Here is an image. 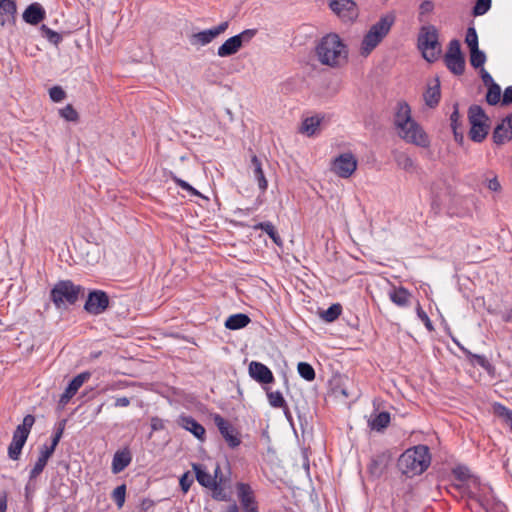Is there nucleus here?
<instances>
[{
    "instance_id": "39",
    "label": "nucleus",
    "mask_w": 512,
    "mask_h": 512,
    "mask_svg": "<svg viewBox=\"0 0 512 512\" xmlns=\"http://www.w3.org/2000/svg\"><path fill=\"white\" fill-rule=\"evenodd\" d=\"M502 96L503 95L499 84L496 83L487 87L485 100L489 105L496 106L499 103L501 104Z\"/></svg>"
},
{
    "instance_id": "50",
    "label": "nucleus",
    "mask_w": 512,
    "mask_h": 512,
    "mask_svg": "<svg viewBox=\"0 0 512 512\" xmlns=\"http://www.w3.org/2000/svg\"><path fill=\"white\" fill-rule=\"evenodd\" d=\"M450 126L452 131L455 130H462L463 123L461 121V115L459 113V103L454 102L453 103V111L450 115Z\"/></svg>"
},
{
    "instance_id": "15",
    "label": "nucleus",
    "mask_w": 512,
    "mask_h": 512,
    "mask_svg": "<svg viewBox=\"0 0 512 512\" xmlns=\"http://www.w3.org/2000/svg\"><path fill=\"white\" fill-rule=\"evenodd\" d=\"M453 342L460 348V350L463 352V354L466 356L468 362L472 366H480L483 368L487 374L491 377L495 376L496 369L495 367L489 362V360L484 356L480 354L472 353L469 349L461 345L458 340L454 337H452Z\"/></svg>"
},
{
    "instance_id": "26",
    "label": "nucleus",
    "mask_w": 512,
    "mask_h": 512,
    "mask_svg": "<svg viewBox=\"0 0 512 512\" xmlns=\"http://www.w3.org/2000/svg\"><path fill=\"white\" fill-rule=\"evenodd\" d=\"M411 293L403 286L394 287L389 292L390 300L399 307H409L411 304Z\"/></svg>"
},
{
    "instance_id": "55",
    "label": "nucleus",
    "mask_w": 512,
    "mask_h": 512,
    "mask_svg": "<svg viewBox=\"0 0 512 512\" xmlns=\"http://www.w3.org/2000/svg\"><path fill=\"white\" fill-rule=\"evenodd\" d=\"M66 96L65 90L59 85H55L49 89V97L52 102L59 103L63 101Z\"/></svg>"
},
{
    "instance_id": "34",
    "label": "nucleus",
    "mask_w": 512,
    "mask_h": 512,
    "mask_svg": "<svg viewBox=\"0 0 512 512\" xmlns=\"http://www.w3.org/2000/svg\"><path fill=\"white\" fill-rule=\"evenodd\" d=\"M342 313V305L340 303H333L326 310H319V317L326 323L336 321Z\"/></svg>"
},
{
    "instance_id": "53",
    "label": "nucleus",
    "mask_w": 512,
    "mask_h": 512,
    "mask_svg": "<svg viewBox=\"0 0 512 512\" xmlns=\"http://www.w3.org/2000/svg\"><path fill=\"white\" fill-rule=\"evenodd\" d=\"M59 115L69 122H78L79 114L72 104H67L59 110Z\"/></svg>"
},
{
    "instance_id": "58",
    "label": "nucleus",
    "mask_w": 512,
    "mask_h": 512,
    "mask_svg": "<svg viewBox=\"0 0 512 512\" xmlns=\"http://www.w3.org/2000/svg\"><path fill=\"white\" fill-rule=\"evenodd\" d=\"M193 477L191 475V473L189 471L183 473L181 475V477L179 478V485H180V488H181V491L186 494L191 485L193 484Z\"/></svg>"
},
{
    "instance_id": "35",
    "label": "nucleus",
    "mask_w": 512,
    "mask_h": 512,
    "mask_svg": "<svg viewBox=\"0 0 512 512\" xmlns=\"http://www.w3.org/2000/svg\"><path fill=\"white\" fill-rule=\"evenodd\" d=\"M214 32H212L211 28L206 29L197 33H194L190 36L189 41L192 45H201L205 46L211 43L215 39Z\"/></svg>"
},
{
    "instance_id": "2",
    "label": "nucleus",
    "mask_w": 512,
    "mask_h": 512,
    "mask_svg": "<svg viewBox=\"0 0 512 512\" xmlns=\"http://www.w3.org/2000/svg\"><path fill=\"white\" fill-rule=\"evenodd\" d=\"M315 52L320 63L330 67H339L341 61L346 62L348 59V47L337 33L323 36Z\"/></svg>"
},
{
    "instance_id": "24",
    "label": "nucleus",
    "mask_w": 512,
    "mask_h": 512,
    "mask_svg": "<svg viewBox=\"0 0 512 512\" xmlns=\"http://www.w3.org/2000/svg\"><path fill=\"white\" fill-rule=\"evenodd\" d=\"M249 169L252 171L253 176L258 183L261 194H264L267 190L268 182L262 168V162L256 155L251 157Z\"/></svg>"
},
{
    "instance_id": "37",
    "label": "nucleus",
    "mask_w": 512,
    "mask_h": 512,
    "mask_svg": "<svg viewBox=\"0 0 512 512\" xmlns=\"http://www.w3.org/2000/svg\"><path fill=\"white\" fill-rule=\"evenodd\" d=\"M394 160L397 166L406 172H413L415 170L414 160L405 152L394 153Z\"/></svg>"
},
{
    "instance_id": "52",
    "label": "nucleus",
    "mask_w": 512,
    "mask_h": 512,
    "mask_svg": "<svg viewBox=\"0 0 512 512\" xmlns=\"http://www.w3.org/2000/svg\"><path fill=\"white\" fill-rule=\"evenodd\" d=\"M452 475L456 480L464 483L467 482L471 478L470 470L465 465H457L452 469Z\"/></svg>"
},
{
    "instance_id": "5",
    "label": "nucleus",
    "mask_w": 512,
    "mask_h": 512,
    "mask_svg": "<svg viewBox=\"0 0 512 512\" xmlns=\"http://www.w3.org/2000/svg\"><path fill=\"white\" fill-rule=\"evenodd\" d=\"M417 47L423 58L433 63L441 54L438 30L433 25L422 26L417 39Z\"/></svg>"
},
{
    "instance_id": "9",
    "label": "nucleus",
    "mask_w": 512,
    "mask_h": 512,
    "mask_svg": "<svg viewBox=\"0 0 512 512\" xmlns=\"http://www.w3.org/2000/svg\"><path fill=\"white\" fill-rule=\"evenodd\" d=\"M211 417L229 448H237L242 442L239 430L229 420L218 413L211 414Z\"/></svg>"
},
{
    "instance_id": "51",
    "label": "nucleus",
    "mask_w": 512,
    "mask_h": 512,
    "mask_svg": "<svg viewBox=\"0 0 512 512\" xmlns=\"http://www.w3.org/2000/svg\"><path fill=\"white\" fill-rule=\"evenodd\" d=\"M465 43L469 50L479 48L478 34L474 26H469L465 35Z\"/></svg>"
},
{
    "instance_id": "57",
    "label": "nucleus",
    "mask_w": 512,
    "mask_h": 512,
    "mask_svg": "<svg viewBox=\"0 0 512 512\" xmlns=\"http://www.w3.org/2000/svg\"><path fill=\"white\" fill-rule=\"evenodd\" d=\"M434 7H435V5L431 0L422 1L421 4L419 5L418 20L420 22H423L424 21L423 16L426 14L432 13L434 10Z\"/></svg>"
},
{
    "instance_id": "56",
    "label": "nucleus",
    "mask_w": 512,
    "mask_h": 512,
    "mask_svg": "<svg viewBox=\"0 0 512 512\" xmlns=\"http://www.w3.org/2000/svg\"><path fill=\"white\" fill-rule=\"evenodd\" d=\"M257 32V29H246L234 36L236 37V39H238V42L242 47L244 44L249 43L252 40V38L257 34Z\"/></svg>"
},
{
    "instance_id": "18",
    "label": "nucleus",
    "mask_w": 512,
    "mask_h": 512,
    "mask_svg": "<svg viewBox=\"0 0 512 512\" xmlns=\"http://www.w3.org/2000/svg\"><path fill=\"white\" fill-rule=\"evenodd\" d=\"M17 4L15 0H0V25H15Z\"/></svg>"
},
{
    "instance_id": "41",
    "label": "nucleus",
    "mask_w": 512,
    "mask_h": 512,
    "mask_svg": "<svg viewBox=\"0 0 512 512\" xmlns=\"http://www.w3.org/2000/svg\"><path fill=\"white\" fill-rule=\"evenodd\" d=\"M322 118L319 116H311L304 119L302 122L301 131L306 133L308 136H313L316 134L318 127L320 126Z\"/></svg>"
},
{
    "instance_id": "60",
    "label": "nucleus",
    "mask_w": 512,
    "mask_h": 512,
    "mask_svg": "<svg viewBox=\"0 0 512 512\" xmlns=\"http://www.w3.org/2000/svg\"><path fill=\"white\" fill-rule=\"evenodd\" d=\"M467 497L479 504V506L486 512H489L488 501L486 498L479 496L475 491L469 490Z\"/></svg>"
},
{
    "instance_id": "64",
    "label": "nucleus",
    "mask_w": 512,
    "mask_h": 512,
    "mask_svg": "<svg viewBox=\"0 0 512 512\" xmlns=\"http://www.w3.org/2000/svg\"><path fill=\"white\" fill-rule=\"evenodd\" d=\"M512 104V86L505 88L502 96L501 106H509Z\"/></svg>"
},
{
    "instance_id": "14",
    "label": "nucleus",
    "mask_w": 512,
    "mask_h": 512,
    "mask_svg": "<svg viewBox=\"0 0 512 512\" xmlns=\"http://www.w3.org/2000/svg\"><path fill=\"white\" fill-rule=\"evenodd\" d=\"M176 424L182 429L189 431L197 440L204 442L206 439V429L192 416L185 413L180 414L176 419Z\"/></svg>"
},
{
    "instance_id": "11",
    "label": "nucleus",
    "mask_w": 512,
    "mask_h": 512,
    "mask_svg": "<svg viewBox=\"0 0 512 512\" xmlns=\"http://www.w3.org/2000/svg\"><path fill=\"white\" fill-rule=\"evenodd\" d=\"M237 497L243 512H259V505L251 485L244 482H237Z\"/></svg>"
},
{
    "instance_id": "1",
    "label": "nucleus",
    "mask_w": 512,
    "mask_h": 512,
    "mask_svg": "<svg viewBox=\"0 0 512 512\" xmlns=\"http://www.w3.org/2000/svg\"><path fill=\"white\" fill-rule=\"evenodd\" d=\"M394 125L399 130L398 135L407 143L427 148L430 146V139L421 125L411 115V108L406 101L397 102L394 113Z\"/></svg>"
},
{
    "instance_id": "12",
    "label": "nucleus",
    "mask_w": 512,
    "mask_h": 512,
    "mask_svg": "<svg viewBox=\"0 0 512 512\" xmlns=\"http://www.w3.org/2000/svg\"><path fill=\"white\" fill-rule=\"evenodd\" d=\"M248 374L254 381L262 385L263 388L275 382L271 369L259 361H251L249 363Z\"/></svg>"
},
{
    "instance_id": "3",
    "label": "nucleus",
    "mask_w": 512,
    "mask_h": 512,
    "mask_svg": "<svg viewBox=\"0 0 512 512\" xmlns=\"http://www.w3.org/2000/svg\"><path fill=\"white\" fill-rule=\"evenodd\" d=\"M431 464V453L428 446L419 444L406 449L398 458L399 470L408 478L421 475Z\"/></svg>"
},
{
    "instance_id": "36",
    "label": "nucleus",
    "mask_w": 512,
    "mask_h": 512,
    "mask_svg": "<svg viewBox=\"0 0 512 512\" xmlns=\"http://www.w3.org/2000/svg\"><path fill=\"white\" fill-rule=\"evenodd\" d=\"M492 408L495 416L502 419L512 432V410L499 402H495Z\"/></svg>"
},
{
    "instance_id": "29",
    "label": "nucleus",
    "mask_w": 512,
    "mask_h": 512,
    "mask_svg": "<svg viewBox=\"0 0 512 512\" xmlns=\"http://www.w3.org/2000/svg\"><path fill=\"white\" fill-rule=\"evenodd\" d=\"M192 469L197 482L204 488L210 487L211 483L216 480L215 477L207 471L206 466L200 463H192Z\"/></svg>"
},
{
    "instance_id": "44",
    "label": "nucleus",
    "mask_w": 512,
    "mask_h": 512,
    "mask_svg": "<svg viewBox=\"0 0 512 512\" xmlns=\"http://www.w3.org/2000/svg\"><path fill=\"white\" fill-rule=\"evenodd\" d=\"M470 52V64L474 69H481L484 68V64L486 62V54L484 51L477 49L469 50Z\"/></svg>"
},
{
    "instance_id": "42",
    "label": "nucleus",
    "mask_w": 512,
    "mask_h": 512,
    "mask_svg": "<svg viewBox=\"0 0 512 512\" xmlns=\"http://www.w3.org/2000/svg\"><path fill=\"white\" fill-rule=\"evenodd\" d=\"M66 422H67L66 419H62L56 425L55 431L51 437V443L49 445H47V448L49 450H51L52 452H55V450L63 436Z\"/></svg>"
},
{
    "instance_id": "43",
    "label": "nucleus",
    "mask_w": 512,
    "mask_h": 512,
    "mask_svg": "<svg viewBox=\"0 0 512 512\" xmlns=\"http://www.w3.org/2000/svg\"><path fill=\"white\" fill-rule=\"evenodd\" d=\"M40 32L43 38L47 39L48 42L55 46H58L63 40L62 34L50 29L45 24L41 25Z\"/></svg>"
},
{
    "instance_id": "16",
    "label": "nucleus",
    "mask_w": 512,
    "mask_h": 512,
    "mask_svg": "<svg viewBox=\"0 0 512 512\" xmlns=\"http://www.w3.org/2000/svg\"><path fill=\"white\" fill-rule=\"evenodd\" d=\"M329 7L342 18L349 20L357 16L356 3L353 0H328Z\"/></svg>"
},
{
    "instance_id": "25",
    "label": "nucleus",
    "mask_w": 512,
    "mask_h": 512,
    "mask_svg": "<svg viewBox=\"0 0 512 512\" xmlns=\"http://www.w3.org/2000/svg\"><path fill=\"white\" fill-rule=\"evenodd\" d=\"M383 39L384 38L382 36L369 29L362 39L360 54L364 57H367L381 43Z\"/></svg>"
},
{
    "instance_id": "17",
    "label": "nucleus",
    "mask_w": 512,
    "mask_h": 512,
    "mask_svg": "<svg viewBox=\"0 0 512 512\" xmlns=\"http://www.w3.org/2000/svg\"><path fill=\"white\" fill-rule=\"evenodd\" d=\"M45 17L46 11L44 7L38 2L29 4L22 14L23 21L33 26L40 24L45 19Z\"/></svg>"
},
{
    "instance_id": "7",
    "label": "nucleus",
    "mask_w": 512,
    "mask_h": 512,
    "mask_svg": "<svg viewBox=\"0 0 512 512\" xmlns=\"http://www.w3.org/2000/svg\"><path fill=\"white\" fill-rule=\"evenodd\" d=\"M111 307V299L108 293L101 289H89L83 309L89 315H100Z\"/></svg>"
},
{
    "instance_id": "23",
    "label": "nucleus",
    "mask_w": 512,
    "mask_h": 512,
    "mask_svg": "<svg viewBox=\"0 0 512 512\" xmlns=\"http://www.w3.org/2000/svg\"><path fill=\"white\" fill-rule=\"evenodd\" d=\"M391 415L388 411L373 412L368 420V426L372 431L383 432L390 424Z\"/></svg>"
},
{
    "instance_id": "27",
    "label": "nucleus",
    "mask_w": 512,
    "mask_h": 512,
    "mask_svg": "<svg viewBox=\"0 0 512 512\" xmlns=\"http://www.w3.org/2000/svg\"><path fill=\"white\" fill-rule=\"evenodd\" d=\"M250 227L253 230H261V231L265 232L276 246H278L280 248L283 247V240L272 222H270V221L258 222Z\"/></svg>"
},
{
    "instance_id": "59",
    "label": "nucleus",
    "mask_w": 512,
    "mask_h": 512,
    "mask_svg": "<svg viewBox=\"0 0 512 512\" xmlns=\"http://www.w3.org/2000/svg\"><path fill=\"white\" fill-rule=\"evenodd\" d=\"M416 312H417V316L423 321L426 329L430 332L434 331V326L432 324V321L428 317L427 313L422 309L419 302L417 304Z\"/></svg>"
},
{
    "instance_id": "28",
    "label": "nucleus",
    "mask_w": 512,
    "mask_h": 512,
    "mask_svg": "<svg viewBox=\"0 0 512 512\" xmlns=\"http://www.w3.org/2000/svg\"><path fill=\"white\" fill-rule=\"evenodd\" d=\"M395 22L393 14H386L382 16L375 24L370 27V30L382 36L383 38L389 33L391 27Z\"/></svg>"
},
{
    "instance_id": "31",
    "label": "nucleus",
    "mask_w": 512,
    "mask_h": 512,
    "mask_svg": "<svg viewBox=\"0 0 512 512\" xmlns=\"http://www.w3.org/2000/svg\"><path fill=\"white\" fill-rule=\"evenodd\" d=\"M251 322L250 317L244 313L230 315L225 320V327L229 330H239L245 328Z\"/></svg>"
},
{
    "instance_id": "6",
    "label": "nucleus",
    "mask_w": 512,
    "mask_h": 512,
    "mask_svg": "<svg viewBox=\"0 0 512 512\" xmlns=\"http://www.w3.org/2000/svg\"><path fill=\"white\" fill-rule=\"evenodd\" d=\"M468 121L470 129L468 136L475 143H482L488 136L490 130L489 117L482 106L472 104L468 108Z\"/></svg>"
},
{
    "instance_id": "45",
    "label": "nucleus",
    "mask_w": 512,
    "mask_h": 512,
    "mask_svg": "<svg viewBox=\"0 0 512 512\" xmlns=\"http://www.w3.org/2000/svg\"><path fill=\"white\" fill-rule=\"evenodd\" d=\"M297 372L301 378L308 382L313 381L316 377V373L313 366L308 362H299L297 364Z\"/></svg>"
},
{
    "instance_id": "48",
    "label": "nucleus",
    "mask_w": 512,
    "mask_h": 512,
    "mask_svg": "<svg viewBox=\"0 0 512 512\" xmlns=\"http://www.w3.org/2000/svg\"><path fill=\"white\" fill-rule=\"evenodd\" d=\"M127 486L125 483L118 485L111 493V498L115 502L118 509L124 506L126 500Z\"/></svg>"
},
{
    "instance_id": "38",
    "label": "nucleus",
    "mask_w": 512,
    "mask_h": 512,
    "mask_svg": "<svg viewBox=\"0 0 512 512\" xmlns=\"http://www.w3.org/2000/svg\"><path fill=\"white\" fill-rule=\"evenodd\" d=\"M264 390L266 392V396L268 399V403L273 408H286V400L280 391H272L269 387H264Z\"/></svg>"
},
{
    "instance_id": "4",
    "label": "nucleus",
    "mask_w": 512,
    "mask_h": 512,
    "mask_svg": "<svg viewBox=\"0 0 512 512\" xmlns=\"http://www.w3.org/2000/svg\"><path fill=\"white\" fill-rule=\"evenodd\" d=\"M85 288L76 285L72 280H59L50 290V300L57 309H65L75 305L80 296L84 295Z\"/></svg>"
},
{
    "instance_id": "40",
    "label": "nucleus",
    "mask_w": 512,
    "mask_h": 512,
    "mask_svg": "<svg viewBox=\"0 0 512 512\" xmlns=\"http://www.w3.org/2000/svg\"><path fill=\"white\" fill-rule=\"evenodd\" d=\"M90 377H91V373L88 371H85V372H82V373L76 375L69 381L65 390H67L71 394L75 395L77 393V391L79 390V388L84 384L85 381L90 379Z\"/></svg>"
},
{
    "instance_id": "22",
    "label": "nucleus",
    "mask_w": 512,
    "mask_h": 512,
    "mask_svg": "<svg viewBox=\"0 0 512 512\" xmlns=\"http://www.w3.org/2000/svg\"><path fill=\"white\" fill-rule=\"evenodd\" d=\"M53 454L54 452L47 448V444H43L40 447L38 459L29 473L30 481L36 479L43 472L44 468L48 463V460L52 457Z\"/></svg>"
},
{
    "instance_id": "10",
    "label": "nucleus",
    "mask_w": 512,
    "mask_h": 512,
    "mask_svg": "<svg viewBox=\"0 0 512 512\" xmlns=\"http://www.w3.org/2000/svg\"><path fill=\"white\" fill-rule=\"evenodd\" d=\"M358 161L351 153H342L333 162L331 170L341 178H349L357 169Z\"/></svg>"
},
{
    "instance_id": "47",
    "label": "nucleus",
    "mask_w": 512,
    "mask_h": 512,
    "mask_svg": "<svg viewBox=\"0 0 512 512\" xmlns=\"http://www.w3.org/2000/svg\"><path fill=\"white\" fill-rule=\"evenodd\" d=\"M468 484H451V487L466 494L469 490H480L481 487V481L480 478L474 475H471V478L468 480Z\"/></svg>"
},
{
    "instance_id": "49",
    "label": "nucleus",
    "mask_w": 512,
    "mask_h": 512,
    "mask_svg": "<svg viewBox=\"0 0 512 512\" xmlns=\"http://www.w3.org/2000/svg\"><path fill=\"white\" fill-rule=\"evenodd\" d=\"M491 6L492 0H475L471 9V14L474 17L482 16L491 9Z\"/></svg>"
},
{
    "instance_id": "61",
    "label": "nucleus",
    "mask_w": 512,
    "mask_h": 512,
    "mask_svg": "<svg viewBox=\"0 0 512 512\" xmlns=\"http://www.w3.org/2000/svg\"><path fill=\"white\" fill-rule=\"evenodd\" d=\"M151 433L165 429L164 421L158 416H153L150 419Z\"/></svg>"
},
{
    "instance_id": "32",
    "label": "nucleus",
    "mask_w": 512,
    "mask_h": 512,
    "mask_svg": "<svg viewBox=\"0 0 512 512\" xmlns=\"http://www.w3.org/2000/svg\"><path fill=\"white\" fill-rule=\"evenodd\" d=\"M241 48L238 39L232 36L218 47L217 54L219 57H229L236 54Z\"/></svg>"
},
{
    "instance_id": "21",
    "label": "nucleus",
    "mask_w": 512,
    "mask_h": 512,
    "mask_svg": "<svg viewBox=\"0 0 512 512\" xmlns=\"http://www.w3.org/2000/svg\"><path fill=\"white\" fill-rule=\"evenodd\" d=\"M433 82V84H428L425 92L423 93L425 104L429 108L437 107L441 99V85L439 77L436 76Z\"/></svg>"
},
{
    "instance_id": "19",
    "label": "nucleus",
    "mask_w": 512,
    "mask_h": 512,
    "mask_svg": "<svg viewBox=\"0 0 512 512\" xmlns=\"http://www.w3.org/2000/svg\"><path fill=\"white\" fill-rule=\"evenodd\" d=\"M512 139V121H507L506 117L498 123L492 133L493 142L500 146Z\"/></svg>"
},
{
    "instance_id": "30",
    "label": "nucleus",
    "mask_w": 512,
    "mask_h": 512,
    "mask_svg": "<svg viewBox=\"0 0 512 512\" xmlns=\"http://www.w3.org/2000/svg\"><path fill=\"white\" fill-rule=\"evenodd\" d=\"M27 441V438L13 432L12 441L8 446V456L11 460H18L21 456L22 449Z\"/></svg>"
},
{
    "instance_id": "8",
    "label": "nucleus",
    "mask_w": 512,
    "mask_h": 512,
    "mask_svg": "<svg viewBox=\"0 0 512 512\" xmlns=\"http://www.w3.org/2000/svg\"><path fill=\"white\" fill-rule=\"evenodd\" d=\"M444 62L448 70L454 75L460 76L465 71V56L461 50V43L458 39H452L444 55Z\"/></svg>"
},
{
    "instance_id": "20",
    "label": "nucleus",
    "mask_w": 512,
    "mask_h": 512,
    "mask_svg": "<svg viewBox=\"0 0 512 512\" xmlns=\"http://www.w3.org/2000/svg\"><path fill=\"white\" fill-rule=\"evenodd\" d=\"M132 461V453L129 447L117 450L112 459L111 470L113 474L124 471Z\"/></svg>"
},
{
    "instance_id": "13",
    "label": "nucleus",
    "mask_w": 512,
    "mask_h": 512,
    "mask_svg": "<svg viewBox=\"0 0 512 512\" xmlns=\"http://www.w3.org/2000/svg\"><path fill=\"white\" fill-rule=\"evenodd\" d=\"M392 452L385 450L375 454L368 464L367 470L371 477L379 479L386 471L392 460Z\"/></svg>"
},
{
    "instance_id": "62",
    "label": "nucleus",
    "mask_w": 512,
    "mask_h": 512,
    "mask_svg": "<svg viewBox=\"0 0 512 512\" xmlns=\"http://www.w3.org/2000/svg\"><path fill=\"white\" fill-rule=\"evenodd\" d=\"M35 490H36L35 483H33V481L29 480L28 483L25 485V501L27 504L32 502Z\"/></svg>"
},
{
    "instance_id": "46",
    "label": "nucleus",
    "mask_w": 512,
    "mask_h": 512,
    "mask_svg": "<svg viewBox=\"0 0 512 512\" xmlns=\"http://www.w3.org/2000/svg\"><path fill=\"white\" fill-rule=\"evenodd\" d=\"M35 423V417L32 414H27L23 418L22 424L18 425L14 433L28 438L31 428Z\"/></svg>"
},
{
    "instance_id": "63",
    "label": "nucleus",
    "mask_w": 512,
    "mask_h": 512,
    "mask_svg": "<svg viewBox=\"0 0 512 512\" xmlns=\"http://www.w3.org/2000/svg\"><path fill=\"white\" fill-rule=\"evenodd\" d=\"M480 77L483 81V84L486 86V87H489L493 84H496V82L494 81L493 77L490 75V73L485 69V68H481L480 69Z\"/></svg>"
},
{
    "instance_id": "33",
    "label": "nucleus",
    "mask_w": 512,
    "mask_h": 512,
    "mask_svg": "<svg viewBox=\"0 0 512 512\" xmlns=\"http://www.w3.org/2000/svg\"><path fill=\"white\" fill-rule=\"evenodd\" d=\"M207 489H210L211 491V497L215 501L219 502H230L232 501L231 493L227 492L225 487L221 485L220 482H217V480H214L210 487Z\"/></svg>"
},
{
    "instance_id": "54",
    "label": "nucleus",
    "mask_w": 512,
    "mask_h": 512,
    "mask_svg": "<svg viewBox=\"0 0 512 512\" xmlns=\"http://www.w3.org/2000/svg\"><path fill=\"white\" fill-rule=\"evenodd\" d=\"M172 180L176 183L178 187H180L182 190L188 192L192 196H198L203 197L202 194L196 190L192 185H190L187 181L177 177L173 176Z\"/></svg>"
}]
</instances>
